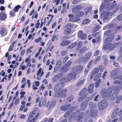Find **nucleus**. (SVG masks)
Listing matches in <instances>:
<instances>
[{"instance_id": "nucleus-43", "label": "nucleus", "mask_w": 122, "mask_h": 122, "mask_svg": "<svg viewBox=\"0 0 122 122\" xmlns=\"http://www.w3.org/2000/svg\"><path fill=\"white\" fill-rule=\"evenodd\" d=\"M74 99V97L73 96L71 95L67 99L68 101L69 102H71Z\"/></svg>"}, {"instance_id": "nucleus-53", "label": "nucleus", "mask_w": 122, "mask_h": 122, "mask_svg": "<svg viewBox=\"0 0 122 122\" xmlns=\"http://www.w3.org/2000/svg\"><path fill=\"white\" fill-rule=\"evenodd\" d=\"M39 20H38L37 23L35 25V27L36 28H38L39 27V25L40 24V23L39 22Z\"/></svg>"}, {"instance_id": "nucleus-60", "label": "nucleus", "mask_w": 122, "mask_h": 122, "mask_svg": "<svg viewBox=\"0 0 122 122\" xmlns=\"http://www.w3.org/2000/svg\"><path fill=\"white\" fill-rule=\"evenodd\" d=\"M117 19L119 21L122 20V14L119 15L117 18Z\"/></svg>"}, {"instance_id": "nucleus-36", "label": "nucleus", "mask_w": 122, "mask_h": 122, "mask_svg": "<svg viewBox=\"0 0 122 122\" xmlns=\"http://www.w3.org/2000/svg\"><path fill=\"white\" fill-rule=\"evenodd\" d=\"M72 11L73 13H75L76 15H77V13H78L79 12V11L77 9L76 6L73 8Z\"/></svg>"}, {"instance_id": "nucleus-46", "label": "nucleus", "mask_w": 122, "mask_h": 122, "mask_svg": "<svg viewBox=\"0 0 122 122\" xmlns=\"http://www.w3.org/2000/svg\"><path fill=\"white\" fill-rule=\"evenodd\" d=\"M73 24L71 23H68L65 26L66 27L70 28L71 29L73 28Z\"/></svg>"}, {"instance_id": "nucleus-13", "label": "nucleus", "mask_w": 122, "mask_h": 122, "mask_svg": "<svg viewBox=\"0 0 122 122\" xmlns=\"http://www.w3.org/2000/svg\"><path fill=\"white\" fill-rule=\"evenodd\" d=\"M58 80L61 81V74L60 73L54 76L52 80L54 82Z\"/></svg>"}, {"instance_id": "nucleus-11", "label": "nucleus", "mask_w": 122, "mask_h": 122, "mask_svg": "<svg viewBox=\"0 0 122 122\" xmlns=\"http://www.w3.org/2000/svg\"><path fill=\"white\" fill-rule=\"evenodd\" d=\"M8 30L4 27H2L0 30V33L2 36H5L7 34Z\"/></svg>"}, {"instance_id": "nucleus-40", "label": "nucleus", "mask_w": 122, "mask_h": 122, "mask_svg": "<svg viewBox=\"0 0 122 122\" xmlns=\"http://www.w3.org/2000/svg\"><path fill=\"white\" fill-rule=\"evenodd\" d=\"M84 13L83 11H81L79 12L78 13H77V15H76V16H80L81 17L82 16L84 15Z\"/></svg>"}, {"instance_id": "nucleus-17", "label": "nucleus", "mask_w": 122, "mask_h": 122, "mask_svg": "<svg viewBox=\"0 0 122 122\" xmlns=\"http://www.w3.org/2000/svg\"><path fill=\"white\" fill-rule=\"evenodd\" d=\"M88 50V48L86 47H84L81 48L79 51V52L81 55L84 54L85 52Z\"/></svg>"}, {"instance_id": "nucleus-51", "label": "nucleus", "mask_w": 122, "mask_h": 122, "mask_svg": "<svg viewBox=\"0 0 122 122\" xmlns=\"http://www.w3.org/2000/svg\"><path fill=\"white\" fill-rule=\"evenodd\" d=\"M42 39L41 37H39L38 38L35 39V41L37 43H38L39 42H41V40Z\"/></svg>"}, {"instance_id": "nucleus-27", "label": "nucleus", "mask_w": 122, "mask_h": 122, "mask_svg": "<svg viewBox=\"0 0 122 122\" xmlns=\"http://www.w3.org/2000/svg\"><path fill=\"white\" fill-rule=\"evenodd\" d=\"M89 105L90 107L91 108H94L97 107V104L93 103L91 102H90L89 103Z\"/></svg>"}, {"instance_id": "nucleus-50", "label": "nucleus", "mask_w": 122, "mask_h": 122, "mask_svg": "<svg viewBox=\"0 0 122 122\" xmlns=\"http://www.w3.org/2000/svg\"><path fill=\"white\" fill-rule=\"evenodd\" d=\"M104 34L106 36L111 35L110 30L106 31L104 33Z\"/></svg>"}, {"instance_id": "nucleus-33", "label": "nucleus", "mask_w": 122, "mask_h": 122, "mask_svg": "<svg viewBox=\"0 0 122 122\" xmlns=\"http://www.w3.org/2000/svg\"><path fill=\"white\" fill-rule=\"evenodd\" d=\"M82 44V41H80L78 42L76 48L77 51H78L80 49L81 47Z\"/></svg>"}, {"instance_id": "nucleus-59", "label": "nucleus", "mask_w": 122, "mask_h": 122, "mask_svg": "<svg viewBox=\"0 0 122 122\" xmlns=\"http://www.w3.org/2000/svg\"><path fill=\"white\" fill-rule=\"evenodd\" d=\"M34 83H35V86L38 87L40 85V82L38 81H36L34 82Z\"/></svg>"}, {"instance_id": "nucleus-45", "label": "nucleus", "mask_w": 122, "mask_h": 122, "mask_svg": "<svg viewBox=\"0 0 122 122\" xmlns=\"http://www.w3.org/2000/svg\"><path fill=\"white\" fill-rule=\"evenodd\" d=\"M90 21V20L89 19H85L83 21L82 23L84 24H86L89 23Z\"/></svg>"}, {"instance_id": "nucleus-57", "label": "nucleus", "mask_w": 122, "mask_h": 122, "mask_svg": "<svg viewBox=\"0 0 122 122\" xmlns=\"http://www.w3.org/2000/svg\"><path fill=\"white\" fill-rule=\"evenodd\" d=\"M81 0H74L72 2V3L73 4H76L80 2Z\"/></svg>"}, {"instance_id": "nucleus-30", "label": "nucleus", "mask_w": 122, "mask_h": 122, "mask_svg": "<svg viewBox=\"0 0 122 122\" xmlns=\"http://www.w3.org/2000/svg\"><path fill=\"white\" fill-rule=\"evenodd\" d=\"M66 28L65 31V33L66 35L69 34L71 32V30L70 28Z\"/></svg>"}, {"instance_id": "nucleus-25", "label": "nucleus", "mask_w": 122, "mask_h": 122, "mask_svg": "<svg viewBox=\"0 0 122 122\" xmlns=\"http://www.w3.org/2000/svg\"><path fill=\"white\" fill-rule=\"evenodd\" d=\"M71 104H69L64 105L61 107V110L63 111H66L67 110L71 107Z\"/></svg>"}, {"instance_id": "nucleus-18", "label": "nucleus", "mask_w": 122, "mask_h": 122, "mask_svg": "<svg viewBox=\"0 0 122 122\" xmlns=\"http://www.w3.org/2000/svg\"><path fill=\"white\" fill-rule=\"evenodd\" d=\"M83 66L79 65L77 66L76 69V71L78 73H80L83 70Z\"/></svg>"}, {"instance_id": "nucleus-52", "label": "nucleus", "mask_w": 122, "mask_h": 122, "mask_svg": "<svg viewBox=\"0 0 122 122\" xmlns=\"http://www.w3.org/2000/svg\"><path fill=\"white\" fill-rule=\"evenodd\" d=\"M101 79H99L96 82V87H98V86L99 85L101 82Z\"/></svg>"}, {"instance_id": "nucleus-56", "label": "nucleus", "mask_w": 122, "mask_h": 122, "mask_svg": "<svg viewBox=\"0 0 122 122\" xmlns=\"http://www.w3.org/2000/svg\"><path fill=\"white\" fill-rule=\"evenodd\" d=\"M10 15L12 17H14L15 15V13L14 11H10L9 13Z\"/></svg>"}, {"instance_id": "nucleus-9", "label": "nucleus", "mask_w": 122, "mask_h": 122, "mask_svg": "<svg viewBox=\"0 0 122 122\" xmlns=\"http://www.w3.org/2000/svg\"><path fill=\"white\" fill-rule=\"evenodd\" d=\"M78 36L79 38L81 39H85L87 37L86 34L83 33L82 30H80L78 32Z\"/></svg>"}, {"instance_id": "nucleus-28", "label": "nucleus", "mask_w": 122, "mask_h": 122, "mask_svg": "<svg viewBox=\"0 0 122 122\" xmlns=\"http://www.w3.org/2000/svg\"><path fill=\"white\" fill-rule=\"evenodd\" d=\"M56 102L55 101H52L51 102L49 106V108L51 109L52 108L56 105Z\"/></svg>"}, {"instance_id": "nucleus-6", "label": "nucleus", "mask_w": 122, "mask_h": 122, "mask_svg": "<svg viewBox=\"0 0 122 122\" xmlns=\"http://www.w3.org/2000/svg\"><path fill=\"white\" fill-rule=\"evenodd\" d=\"M69 17V20L70 21L74 22L79 21L80 19L79 16H74L72 14H70L68 15Z\"/></svg>"}, {"instance_id": "nucleus-41", "label": "nucleus", "mask_w": 122, "mask_h": 122, "mask_svg": "<svg viewBox=\"0 0 122 122\" xmlns=\"http://www.w3.org/2000/svg\"><path fill=\"white\" fill-rule=\"evenodd\" d=\"M116 25L115 24L113 23L110 24L108 26V28L110 29H111L114 28Z\"/></svg>"}, {"instance_id": "nucleus-31", "label": "nucleus", "mask_w": 122, "mask_h": 122, "mask_svg": "<svg viewBox=\"0 0 122 122\" xmlns=\"http://www.w3.org/2000/svg\"><path fill=\"white\" fill-rule=\"evenodd\" d=\"M77 44L76 42H75L70 45L68 46L67 47V48L68 49H71L74 47Z\"/></svg>"}, {"instance_id": "nucleus-37", "label": "nucleus", "mask_w": 122, "mask_h": 122, "mask_svg": "<svg viewBox=\"0 0 122 122\" xmlns=\"http://www.w3.org/2000/svg\"><path fill=\"white\" fill-rule=\"evenodd\" d=\"M117 96V93L116 92L113 93L111 96V99L112 100L115 99Z\"/></svg>"}, {"instance_id": "nucleus-16", "label": "nucleus", "mask_w": 122, "mask_h": 122, "mask_svg": "<svg viewBox=\"0 0 122 122\" xmlns=\"http://www.w3.org/2000/svg\"><path fill=\"white\" fill-rule=\"evenodd\" d=\"M114 36H113L107 37L105 40L104 43L105 44L108 43L113 40L114 39Z\"/></svg>"}, {"instance_id": "nucleus-35", "label": "nucleus", "mask_w": 122, "mask_h": 122, "mask_svg": "<svg viewBox=\"0 0 122 122\" xmlns=\"http://www.w3.org/2000/svg\"><path fill=\"white\" fill-rule=\"evenodd\" d=\"M21 6L20 5H18L14 7L13 10L15 12H17L19 8H21Z\"/></svg>"}, {"instance_id": "nucleus-2", "label": "nucleus", "mask_w": 122, "mask_h": 122, "mask_svg": "<svg viewBox=\"0 0 122 122\" xmlns=\"http://www.w3.org/2000/svg\"><path fill=\"white\" fill-rule=\"evenodd\" d=\"M76 74L74 72H72L67 75V77H64L61 79V87H63L65 85L64 82L70 81L74 79L76 76Z\"/></svg>"}, {"instance_id": "nucleus-47", "label": "nucleus", "mask_w": 122, "mask_h": 122, "mask_svg": "<svg viewBox=\"0 0 122 122\" xmlns=\"http://www.w3.org/2000/svg\"><path fill=\"white\" fill-rule=\"evenodd\" d=\"M78 10H81L83 8L82 6L81 5H78L76 6Z\"/></svg>"}, {"instance_id": "nucleus-29", "label": "nucleus", "mask_w": 122, "mask_h": 122, "mask_svg": "<svg viewBox=\"0 0 122 122\" xmlns=\"http://www.w3.org/2000/svg\"><path fill=\"white\" fill-rule=\"evenodd\" d=\"M94 94H93L92 95V96H91V97H88L86 99V100L83 102H84L86 103L87 104H88V103L89 101L90 100H91L92 99V98L94 96Z\"/></svg>"}, {"instance_id": "nucleus-15", "label": "nucleus", "mask_w": 122, "mask_h": 122, "mask_svg": "<svg viewBox=\"0 0 122 122\" xmlns=\"http://www.w3.org/2000/svg\"><path fill=\"white\" fill-rule=\"evenodd\" d=\"M6 15L4 11H1L0 13V20H3L6 19Z\"/></svg>"}, {"instance_id": "nucleus-32", "label": "nucleus", "mask_w": 122, "mask_h": 122, "mask_svg": "<svg viewBox=\"0 0 122 122\" xmlns=\"http://www.w3.org/2000/svg\"><path fill=\"white\" fill-rule=\"evenodd\" d=\"M85 82V80L84 79H83L81 80L77 84V86L78 87H79L81 86L84 84Z\"/></svg>"}, {"instance_id": "nucleus-8", "label": "nucleus", "mask_w": 122, "mask_h": 122, "mask_svg": "<svg viewBox=\"0 0 122 122\" xmlns=\"http://www.w3.org/2000/svg\"><path fill=\"white\" fill-rule=\"evenodd\" d=\"M111 93V91H109L106 89H104L102 91L101 93L102 95L104 97H107L108 96L110 95V94Z\"/></svg>"}, {"instance_id": "nucleus-12", "label": "nucleus", "mask_w": 122, "mask_h": 122, "mask_svg": "<svg viewBox=\"0 0 122 122\" xmlns=\"http://www.w3.org/2000/svg\"><path fill=\"white\" fill-rule=\"evenodd\" d=\"M92 55V53L91 52H88L86 54L84 55V57L83 59V60L86 61L89 59Z\"/></svg>"}, {"instance_id": "nucleus-21", "label": "nucleus", "mask_w": 122, "mask_h": 122, "mask_svg": "<svg viewBox=\"0 0 122 122\" xmlns=\"http://www.w3.org/2000/svg\"><path fill=\"white\" fill-rule=\"evenodd\" d=\"M88 104L84 102H82L80 105V109L82 110H84Z\"/></svg>"}, {"instance_id": "nucleus-63", "label": "nucleus", "mask_w": 122, "mask_h": 122, "mask_svg": "<svg viewBox=\"0 0 122 122\" xmlns=\"http://www.w3.org/2000/svg\"><path fill=\"white\" fill-rule=\"evenodd\" d=\"M42 70V68H40L37 73V76H39L40 74L41 73Z\"/></svg>"}, {"instance_id": "nucleus-10", "label": "nucleus", "mask_w": 122, "mask_h": 122, "mask_svg": "<svg viewBox=\"0 0 122 122\" xmlns=\"http://www.w3.org/2000/svg\"><path fill=\"white\" fill-rule=\"evenodd\" d=\"M80 111V110H78L77 111L76 114L74 112H73L72 113V115H74V116H73V119L77 121H79L81 120V118L79 116L77 115L79 113Z\"/></svg>"}, {"instance_id": "nucleus-7", "label": "nucleus", "mask_w": 122, "mask_h": 122, "mask_svg": "<svg viewBox=\"0 0 122 122\" xmlns=\"http://www.w3.org/2000/svg\"><path fill=\"white\" fill-rule=\"evenodd\" d=\"M61 61L59 60L57 62L56 65L55 67L54 71V72H56L57 71H59L61 69Z\"/></svg>"}, {"instance_id": "nucleus-20", "label": "nucleus", "mask_w": 122, "mask_h": 122, "mask_svg": "<svg viewBox=\"0 0 122 122\" xmlns=\"http://www.w3.org/2000/svg\"><path fill=\"white\" fill-rule=\"evenodd\" d=\"M69 68L68 67L64 66L61 68V74L63 73H65L67 71L69 70Z\"/></svg>"}, {"instance_id": "nucleus-34", "label": "nucleus", "mask_w": 122, "mask_h": 122, "mask_svg": "<svg viewBox=\"0 0 122 122\" xmlns=\"http://www.w3.org/2000/svg\"><path fill=\"white\" fill-rule=\"evenodd\" d=\"M101 27L100 25H97L93 29V32L95 33Z\"/></svg>"}, {"instance_id": "nucleus-42", "label": "nucleus", "mask_w": 122, "mask_h": 122, "mask_svg": "<svg viewBox=\"0 0 122 122\" xmlns=\"http://www.w3.org/2000/svg\"><path fill=\"white\" fill-rule=\"evenodd\" d=\"M69 56H66L63 58L62 59V62L63 63L65 62L69 59Z\"/></svg>"}, {"instance_id": "nucleus-61", "label": "nucleus", "mask_w": 122, "mask_h": 122, "mask_svg": "<svg viewBox=\"0 0 122 122\" xmlns=\"http://www.w3.org/2000/svg\"><path fill=\"white\" fill-rule=\"evenodd\" d=\"M105 6L104 5V4L102 3L101 5L100 10L101 11H102L104 10Z\"/></svg>"}, {"instance_id": "nucleus-24", "label": "nucleus", "mask_w": 122, "mask_h": 122, "mask_svg": "<svg viewBox=\"0 0 122 122\" xmlns=\"http://www.w3.org/2000/svg\"><path fill=\"white\" fill-rule=\"evenodd\" d=\"M94 86V85L93 83L91 84L89 86L88 89L89 90V93H92V92Z\"/></svg>"}, {"instance_id": "nucleus-64", "label": "nucleus", "mask_w": 122, "mask_h": 122, "mask_svg": "<svg viewBox=\"0 0 122 122\" xmlns=\"http://www.w3.org/2000/svg\"><path fill=\"white\" fill-rule=\"evenodd\" d=\"M119 84H122V77L119 78L117 80Z\"/></svg>"}, {"instance_id": "nucleus-14", "label": "nucleus", "mask_w": 122, "mask_h": 122, "mask_svg": "<svg viewBox=\"0 0 122 122\" xmlns=\"http://www.w3.org/2000/svg\"><path fill=\"white\" fill-rule=\"evenodd\" d=\"M89 93L86 88H84L83 89H82L79 93L80 96H81L84 94H88Z\"/></svg>"}, {"instance_id": "nucleus-23", "label": "nucleus", "mask_w": 122, "mask_h": 122, "mask_svg": "<svg viewBox=\"0 0 122 122\" xmlns=\"http://www.w3.org/2000/svg\"><path fill=\"white\" fill-rule=\"evenodd\" d=\"M118 112V109H116L114 110L111 116L112 118H115L117 115Z\"/></svg>"}, {"instance_id": "nucleus-22", "label": "nucleus", "mask_w": 122, "mask_h": 122, "mask_svg": "<svg viewBox=\"0 0 122 122\" xmlns=\"http://www.w3.org/2000/svg\"><path fill=\"white\" fill-rule=\"evenodd\" d=\"M98 112L97 110L92 109L90 110V115L92 116H95Z\"/></svg>"}, {"instance_id": "nucleus-19", "label": "nucleus", "mask_w": 122, "mask_h": 122, "mask_svg": "<svg viewBox=\"0 0 122 122\" xmlns=\"http://www.w3.org/2000/svg\"><path fill=\"white\" fill-rule=\"evenodd\" d=\"M70 41L69 40H64L61 42V46H66L68 45L70 43Z\"/></svg>"}, {"instance_id": "nucleus-54", "label": "nucleus", "mask_w": 122, "mask_h": 122, "mask_svg": "<svg viewBox=\"0 0 122 122\" xmlns=\"http://www.w3.org/2000/svg\"><path fill=\"white\" fill-rule=\"evenodd\" d=\"M60 2V0H53V3H56V5H58Z\"/></svg>"}, {"instance_id": "nucleus-48", "label": "nucleus", "mask_w": 122, "mask_h": 122, "mask_svg": "<svg viewBox=\"0 0 122 122\" xmlns=\"http://www.w3.org/2000/svg\"><path fill=\"white\" fill-rule=\"evenodd\" d=\"M71 113V112L70 111L68 110L67 112L65 114L64 117L65 118H67L68 117L69 115Z\"/></svg>"}, {"instance_id": "nucleus-49", "label": "nucleus", "mask_w": 122, "mask_h": 122, "mask_svg": "<svg viewBox=\"0 0 122 122\" xmlns=\"http://www.w3.org/2000/svg\"><path fill=\"white\" fill-rule=\"evenodd\" d=\"M72 62L71 61H69L65 64L64 66L68 67V66H70Z\"/></svg>"}, {"instance_id": "nucleus-55", "label": "nucleus", "mask_w": 122, "mask_h": 122, "mask_svg": "<svg viewBox=\"0 0 122 122\" xmlns=\"http://www.w3.org/2000/svg\"><path fill=\"white\" fill-rule=\"evenodd\" d=\"M100 52V51L99 50L95 51L94 53V55L96 56L98 55Z\"/></svg>"}, {"instance_id": "nucleus-38", "label": "nucleus", "mask_w": 122, "mask_h": 122, "mask_svg": "<svg viewBox=\"0 0 122 122\" xmlns=\"http://www.w3.org/2000/svg\"><path fill=\"white\" fill-rule=\"evenodd\" d=\"M86 97V96L83 95L80 97L79 99V102L83 101L84 100Z\"/></svg>"}, {"instance_id": "nucleus-1", "label": "nucleus", "mask_w": 122, "mask_h": 122, "mask_svg": "<svg viewBox=\"0 0 122 122\" xmlns=\"http://www.w3.org/2000/svg\"><path fill=\"white\" fill-rule=\"evenodd\" d=\"M40 115V113L39 111L38 108H36L30 113L26 121L27 122H35L39 118Z\"/></svg>"}, {"instance_id": "nucleus-44", "label": "nucleus", "mask_w": 122, "mask_h": 122, "mask_svg": "<svg viewBox=\"0 0 122 122\" xmlns=\"http://www.w3.org/2000/svg\"><path fill=\"white\" fill-rule=\"evenodd\" d=\"M45 88L44 87V84H42L40 87V89L38 91V92H40L42 90L43 91Z\"/></svg>"}, {"instance_id": "nucleus-58", "label": "nucleus", "mask_w": 122, "mask_h": 122, "mask_svg": "<svg viewBox=\"0 0 122 122\" xmlns=\"http://www.w3.org/2000/svg\"><path fill=\"white\" fill-rule=\"evenodd\" d=\"M76 108V107H71L68 110L70 111V112H71V113L73 111H74V110Z\"/></svg>"}, {"instance_id": "nucleus-62", "label": "nucleus", "mask_w": 122, "mask_h": 122, "mask_svg": "<svg viewBox=\"0 0 122 122\" xmlns=\"http://www.w3.org/2000/svg\"><path fill=\"white\" fill-rule=\"evenodd\" d=\"M99 71V70L98 68H97L95 69L94 70V71L93 72L95 74H96L97 73H98Z\"/></svg>"}, {"instance_id": "nucleus-3", "label": "nucleus", "mask_w": 122, "mask_h": 122, "mask_svg": "<svg viewBox=\"0 0 122 122\" xmlns=\"http://www.w3.org/2000/svg\"><path fill=\"white\" fill-rule=\"evenodd\" d=\"M119 42H118L113 44L111 43H110L109 44L105 45L103 48V50H104L108 49L109 50L111 51L114 49L119 44Z\"/></svg>"}, {"instance_id": "nucleus-39", "label": "nucleus", "mask_w": 122, "mask_h": 122, "mask_svg": "<svg viewBox=\"0 0 122 122\" xmlns=\"http://www.w3.org/2000/svg\"><path fill=\"white\" fill-rule=\"evenodd\" d=\"M122 99V96H120L118 97L116 100V102L117 103H119Z\"/></svg>"}, {"instance_id": "nucleus-26", "label": "nucleus", "mask_w": 122, "mask_h": 122, "mask_svg": "<svg viewBox=\"0 0 122 122\" xmlns=\"http://www.w3.org/2000/svg\"><path fill=\"white\" fill-rule=\"evenodd\" d=\"M67 90L66 89H64L61 91V97H64L67 95L66 92Z\"/></svg>"}, {"instance_id": "nucleus-4", "label": "nucleus", "mask_w": 122, "mask_h": 122, "mask_svg": "<svg viewBox=\"0 0 122 122\" xmlns=\"http://www.w3.org/2000/svg\"><path fill=\"white\" fill-rule=\"evenodd\" d=\"M108 104L107 102L104 100L100 101L98 104L99 110H104L107 106Z\"/></svg>"}, {"instance_id": "nucleus-5", "label": "nucleus", "mask_w": 122, "mask_h": 122, "mask_svg": "<svg viewBox=\"0 0 122 122\" xmlns=\"http://www.w3.org/2000/svg\"><path fill=\"white\" fill-rule=\"evenodd\" d=\"M61 83L57 84L55 86L56 89V92L55 93V96L58 97L61 95Z\"/></svg>"}]
</instances>
